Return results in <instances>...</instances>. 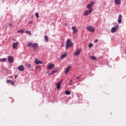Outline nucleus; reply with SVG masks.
<instances>
[{"mask_svg": "<svg viewBox=\"0 0 126 126\" xmlns=\"http://www.w3.org/2000/svg\"><path fill=\"white\" fill-rule=\"evenodd\" d=\"M90 59H91V60H96V57L94 56H90Z\"/></svg>", "mask_w": 126, "mask_h": 126, "instance_id": "nucleus-26", "label": "nucleus"}, {"mask_svg": "<svg viewBox=\"0 0 126 126\" xmlns=\"http://www.w3.org/2000/svg\"><path fill=\"white\" fill-rule=\"evenodd\" d=\"M6 83L11 84V85H14L15 84L14 82L11 80H7L6 81Z\"/></svg>", "mask_w": 126, "mask_h": 126, "instance_id": "nucleus-13", "label": "nucleus"}, {"mask_svg": "<svg viewBox=\"0 0 126 126\" xmlns=\"http://www.w3.org/2000/svg\"><path fill=\"white\" fill-rule=\"evenodd\" d=\"M45 40H46V42H48L49 41V37L47 35H44Z\"/></svg>", "mask_w": 126, "mask_h": 126, "instance_id": "nucleus-25", "label": "nucleus"}, {"mask_svg": "<svg viewBox=\"0 0 126 126\" xmlns=\"http://www.w3.org/2000/svg\"><path fill=\"white\" fill-rule=\"evenodd\" d=\"M66 56H67L66 53H64V54H62L61 56V60H63V59H64V58H66Z\"/></svg>", "mask_w": 126, "mask_h": 126, "instance_id": "nucleus-18", "label": "nucleus"}, {"mask_svg": "<svg viewBox=\"0 0 126 126\" xmlns=\"http://www.w3.org/2000/svg\"><path fill=\"white\" fill-rule=\"evenodd\" d=\"M114 2L117 5H120L122 3V1L121 0H114Z\"/></svg>", "mask_w": 126, "mask_h": 126, "instance_id": "nucleus-14", "label": "nucleus"}, {"mask_svg": "<svg viewBox=\"0 0 126 126\" xmlns=\"http://www.w3.org/2000/svg\"><path fill=\"white\" fill-rule=\"evenodd\" d=\"M72 81V80H70V82H71Z\"/></svg>", "mask_w": 126, "mask_h": 126, "instance_id": "nucleus-40", "label": "nucleus"}, {"mask_svg": "<svg viewBox=\"0 0 126 126\" xmlns=\"http://www.w3.org/2000/svg\"><path fill=\"white\" fill-rule=\"evenodd\" d=\"M63 82V79L61 80V81L58 82L59 83H60L61 84H62V83Z\"/></svg>", "mask_w": 126, "mask_h": 126, "instance_id": "nucleus-33", "label": "nucleus"}, {"mask_svg": "<svg viewBox=\"0 0 126 126\" xmlns=\"http://www.w3.org/2000/svg\"><path fill=\"white\" fill-rule=\"evenodd\" d=\"M53 74H54V73H53V72H52L51 73L49 74V75H52Z\"/></svg>", "mask_w": 126, "mask_h": 126, "instance_id": "nucleus-34", "label": "nucleus"}, {"mask_svg": "<svg viewBox=\"0 0 126 126\" xmlns=\"http://www.w3.org/2000/svg\"><path fill=\"white\" fill-rule=\"evenodd\" d=\"M80 78V76H79L77 77V79H79Z\"/></svg>", "mask_w": 126, "mask_h": 126, "instance_id": "nucleus-36", "label": "nucleus"}, {"mask_svg": "<svg viewBox=\"0 0 126 126\" xmlns=\"http://www.w3.org/2000/svg\"><path fill=\"white\" fill-rule=\"evenodd\" d=\"M72 30L73 31L72 34H75V33L78 31L75 27H72Z\"/></svg>", "mask_w": 126, "mask_h": 126, "instance_id": "nucleus-15", "label": "nucleus"}, {"mask_svg": "<svg viewBox=\"0 0 126 126\" xmlns=\"http://www.w3.org/2000/svg\"><path fill=\"white\" fill-rule=\"evenodd\" d=\"M65 93L66 95H70L71 94L70 92H69V91H65Z\"/></svg>", "mask_w": 126, "mask_h": 126, "instance_id": "nucleus-24", "label": "nucleus"}, {"mask_svg": "<svg viewBox=\"0 0 126 126\" xmlns=\"http://www.w3.org/2000/svg\"><path fill=\"white\" fill-rule=\"evenodd\" d=\"M13 41H16V39H13Z\"/></svg>", "mask_w": 126, "mask_h": 126, "instance_id": "nucleus-39", "label": "nucleus"}, {"mask_svg": "<svg viewBox=\"0 0 126 126\" xmlns=\"http://www.w3.org/2000/svg\"><path fill=\"white\" fill-rule=\"evenodd\" d=\"M17 68L20 71H24L25 70V67L23 65L18 66Z\"/></svg>", "mask_w": 126, "mask_h": 126, "instance_id": "nucleus-8", "label": "nucleus"}, {"mask_svg": "<svg viewBox=\"0 0 126 126\" xmlns=\"http://www.w3.org/2000/svg\"><path fill=\"white\" fill-rule=\"evenodd\" d=\"M13 49H15L18 46V42H16L12 44Z\"/></svg>", "mask_w": 126, "mask_h": 126, "instance_id": "nucleus-17", "label": "nucleus"}, {"mask_svg": "<svg viewBox=\"0 0 126 126\" xmlns=\"http://www.w3.org/2000/svg\"><path fill=\"white\" fill-rule=\"evenodd\" d=\"M58 70H59V67H57L54 70L52 71V73H53V74L54 73H57V72H58Z\"/></svg>", "mask_w": 126, "mask_h": 126, "instance_id": "nucleus-20", "label": "nucleus"}, {"mask_svg": "<svg viewBox=\"0 0 126 126\" xmlns=\"http://www.w3.org/2000/svg\"><path fill=\"white\" fill-rule=\"evenodd\" d=\"M17 78V76L16 75H15L14 78Z\"/></svg>", "mask_w": 126, "mask_h": 126, "instance_id": "nucleus-37", "label": "nucleus"}, {"mask_svg": "<svg viewBox=\"0 0 126 126\" xmlns=\"http://www.w3.org/2000/svg\"><path fill=\"white\" fill-rule=\"evenodd\" d=\"M35 69H37V70H41V66L38 65L37 66L35 67Z\"/></svg>", "mask_w": 126, "mask_h": 126, "instance_id": "nucleus-23", "label": "nucleus"}, {"mask_svg": "<svg viewBox=\"0 0 126 126\" xmlns=\"http://www.w3.org/2000/svg\"><path fill=\"white\" fill-rule=\"evenodd\" d=\"M70 67H71V65H69V66H68L67 67V68L66 69V70L64 71L65 74H67V73H68V71H69V70L70 69Z\"/></svg>", "mask_w": 126, "mask_h": 126, "instance_id": "nucleus-16", "label": "nucleus"}, {"mask_svg": "<svg viewBox=\"0 0 126 126\" xmlns=\"http://www.w3.org/2000/svg\"><path fill=\"white\" fill-rule=\"evenodd\" d=\"M34 63L36 64H43V62L39 61L37 58L35 59Z\"/></svg>", "mask_w": 126, "mask_h": 126, "instance_id": "nucleus-10", "label": "nucleus"}, {"mask_svg": "<svg viewBox=\"0 0 126 126\" xmlns=\"http://www.w3.org/2000/svg\"><path fill=\"white\" fill-rule=\"evenodd\" d=\"M118 28H119V25H117L115 27H112L111 29V32L115 33V32H116L117 29H118Z\"/></svg>", "mask_w": 126, "mask_h": 126, "instance_id": "nucleus-7", "label": "nucleus"}, {"mask_svg": "<svg viewBox=\"0 0 126 126\" xmlns=\"http://www.w3.org/2000/svg\"><path fill=\"white\" fill-rule=\"evenodd\" d=\"M26 32V33H27L28 34H30V35H32V33H31V31H27Z\"/></svg>", "mask_w": 126, "mask_h": 126, "instance_id": "nucleus-30", "label": "nucleus"}, {"mask_svg": "<svg viewBox=\"0 0 126 126\" xmlns=\"http://www.w3.org/2000/svg\"><path fill=\"white\" fill-rule=\"evenodd\" d=\"M80 53H81V51L80 49H77L75 51V53L74 54V56H78Z\"/></svg>", "mask_w": 126, "mask_h": 126, "instance_id": "nucleus-12", "label": "nucleus"}, {"mask_svg": "<svg viewBox=\"0 0 126 126\" xmlns=\"http://www.w3.org/2000/svg\"><path fill=\"white\" fill-rule=\"evenodd\" d=\"M47 69L50 70V69H52V68H54L55 67V64H53L52 63H49L47 65Z\"/></svg>", "mask_w": 126, "mask_h": 126, "instance_id": "nucleus-5", "label": "nucleus"}, {"mask_svg": "<svg viewBox=\"0 0 126 126\" xmlns=\"http://www.w3.org/2000/svg\"><path fill=\"white\" fill-rule=\"evenodd\" d=\"M32 23H33V21H32L29 22V24H32Z\"/></svg>", "mask_w": 126, "mask_h": 126, "instance_id": "nucleus-31", "label": "nucleus"}, {"mask_svg": "<svg viewBox=\"0 0 126 126\" xmlns=\"http://www.w3.org/2000/svg\"><path fill=\"white\" fill-rule=\"evenodd\" d=\"M69 85H71V83H69Z\"/></svg>", "mask_w": 126, "mask_h": 126, "instance_id": "nucleus-38", "label": "nucleus"}, {"mask_svg": "<svg viewBox=\"0 0 126 126\" xmlns=\"http://www.w3.org/2000/svg\"><path fill=\"white\" fill-rule=\"evenodd\" d=\"M7 60V59L6 58H2L0 59V63H2V62H6Z\"/></svg>", "mask_w": 126, "mask_h": 126, "instance_id": "nucleus-21", "label": "nucleus"}, {"mask_svg": "<svg viewBox=\"0 0 126 126\" xmlns=\"http://www.w3.org/2000/svg\"><path fill=\"white\" fill-rule=\"evenodd\" d=\"M65 25H67V24H65Z\"/></svg>", "mask_w": 126, "mask_h": 126, "instance_id": "nucleus-41", "label": "nucleus"}, {"mask_svg": "<svg viewBox=\"0 0 126 126\" xmlns=\"http://www.w3.org/2000/svg\"><path fill=\"white\" fill-rule=\"evenodd\" d=\"M95 4V2L94 1H93L91 2V3H89L88 4L87 8L88 9H93L92 7H93V5Z\"/></svg>", "mask_w": 126, "mask_h": 126, "instance_id": "nucleus-4", "label": "nucleus"}, {"mask_svg": "<svg viewBox=\"0 0 126 126\" xmlns=\"http://www.w3.org/2000/svg\"><path fill=\"white\" fill-rule=\"evenodd\" d=\"M61 83H59L58 82L56 84V86H57V89H60V88H61Z\"/></svg>", "mask_w": 126, "mask_h": 126, "instance_id": "nucleus-19", "label": "nucleus"}, {"mask_svg": "<svg viewBox=\"0 0 126 126\" xmlns=\"http://www.w3.org/2000/svg\"><path fill=\"white\" fill-rule=\"evenodd\" d=\"M93 11V9H90L88 10H86L84 11V15L85 16H87L88 15H89L90 13H91Z\"/></svg>", "mask_w": 126, "mask_h": 126, "instance_id": "nucleus-6", "label": "nucleus"}, {"mask_svg": "<svg viewBox=\"0 0 126 126\" xmlns=\"http://www.w3.org/2000/svg\"><path fill=\"white\" fill-rule=\"evenodd\" d=\"M27 66L29 68H31V67H32V66H31V65L30 64H27Z\"/></svg>", "mask_w": 126, "mask_h": 126, "instance_id": "nucleus-27", "label": "nucleus"}, {"mask_svg": "<svg viewBox=\"0 0 126 126\" xmlns=\"http://www.w3.org/2000/svg\"><path fill=\"white\" fill-rule=\"evenodd\" d=\"M18 33H25V32H24V30L21 29L18 30Z\"/></svg>", "mask_w": 126, "mask_h": 126, "instance_id": "nucleus-22", "label": "nucleus"}, {"mask_svg": "<svg viewBox=\"0 0 126 126\" xmlns=\"http://www.w3.org/2000/svg\"><path fill=\"white\" fill-rule=\"evenodd\" d=\"M73 46V43L71 42L69 39L66 40V44H65V49L68 50L70 48H71Z\"/></svg>", "mask_w": 126, "mask_h": 126, "instance_id": "nucleus-1", "label": "nucleus"}, {"mask_svg": "<svg viewBox=\"0 0 126 126\" xmlns=\"http://www.w3.org/2000/svg\"><path fill=\"white\" fill-rule=\"evenodd\" d=\"M35 16H36V18H39V13H35Z\"/></svg>", "mask_w": 126, "mask_h": 126, "instance_id": "nucleus-29", "label": "nucleus"}, {"mask_svg": "<svg viewBox=\"0 0 126 126\" xmlns=\"http://www.w3.org/2000/svg\"><path fill=\"white\" fill-rule=\"evenodd\" d=\"M86 29L89 32H94V31H95V30H94V28L92 26H87Z\"/></svg>", "mask_w": 126, "mask_h": 126, "instance_id": "nucleus-3", "label": "nucleus"}, {"mask_svg": "<svg viewBox=\"0 0 126 126\" xmlns=\"http://www.w3.org/2000/svg\"><path fill=\"white\" fill-rule=\"evenodd\" d=\"M28 47H32V48L34 51H36L38 49V43H32V42H29L28 45Z\"/></svg>", "mask_w": 126, "mask_h": 126, "instance_id": "nucleus-2", "label": "nucleus"}, {"mask_svg": "<svg viewBox=\"0 0 126 126\" xmlns=\"http://www.w3.org/2000/svg\"><path fill=\"white\" fill-rule=\"evenodd\" d=\"M93 47V43H90L89 44V48H91Z\"/></svg>", "mask_w": 126, "mask_h": 126, "instance_id": "nucleus-28", "label": "nucleus"}, {"mask_svg": "<svg viewBox=\"0 0 126 126\" xmlns=\"http://www.w3.org/2000/svg\"><path fill=\"white\" fill-rule=\"evenodd\" d=\"M98 42V39H95L94 41V43H97Z\"/></svg>", "mask_w": 126, "mask_h": 126, "instance_id": "nucleus-32", "label": "nucleus"}, {"mask_svg": "<svg viewBox=\"0 0 126 126\" xmlns=\"http://www.w3.org/2000/svg\"><path fill=\"white\" fill-rule=\"evenodd\" d=\"M122 20H123V16L120 14L119 15L118 20V23H119V24H121V23H122Z\"/></svg>", "mask_w": 126, "mask_h": 126, "instance_id": "nucleus-11", "label": "nucleus"}, {"mask_svg": "<svg viewBox=\"0 0 126 126\" xmlns=\"http://www.w3.org/2000/svg\"><path fill=\"white\" fill-rule=\"evenodd\" d=\"M9 26H10V27H12V24H9Z\"/></svg>", "mask_w": 126, "mask_h": 126, "instance_id": "nucleus-35", "label": "nucleus"}, {"mask_svg": "<svg viewBox=\"0 0 126 126\" xmlns=\"http://www.w3.org/2000/svg\"><path fill=\"white\" fill-rule=\"evenodd\" d=\"M7 60H8V62L10 63H13V61H14V59L12 56H8L7 58Z\"/></svg>", "mask_w": 126, "mask_h": 126, "instance_id": "nucleus-9", "label": "nucleus"}]
</instances>
